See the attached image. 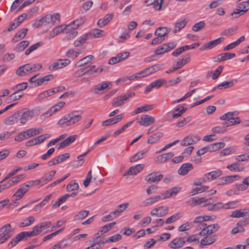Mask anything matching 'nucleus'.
<instances>
[{
	"mask_svg": "<svg viewBox=\"0 0 249 249\" xmlns=\"http://www.w3.org/2000/svg\"><path fill=\"white\" fill-rule=\"evenodd\" d=\"M10 224H7L0 229V244L3 243L12 235Z\"/></svg>",
	"mask_w": 249,
	"mask_h": 249,
	"instance_id": "39448f33",
	"label": "nucleus"
},
{
	"mask_svg": "<svg viewBox=\"0 0 249 249\" xmlns=\"http://www.w3.org/2000/svg\"><path fill=\"white\" fill-rule=\"evenodd\" d=\"M89 212L87 210H82L80 211L77 214L74 216V221H81L85 219L89 214Z\"/></svg>",
	"mask_w": 249,
	"mask_h": 249,
	"instance_id": "a19ab883",
	"label": "nucleus"
},
{
	"mask_svg": "<svg viewBox=\"0 0 249 249\" xmlns=\"http://www.w3.org/2000/svg\"><path fill=\"white\" fill-rule=\"evenodd\" d=\"M235 203L234 202H230L224 205L222 202H217L208 207V211H217L221 208H225L226 209L233 208L234 207Z\"/></svg>",
	"mask_w": 249,
	"mask_h": 249,
	"instance_id": "1a4fd4ad",
	"label": "nucleus"
},
{
	"mask_svg": "<svg viewBox=\"0 0 249 249\" xmlns=\"http://www.w3.org/2000/svg\"><path fill=\"white\" fill-rule=\"evenodd\" d=\"M225 144L224 142H218L210 144L212 152H214L220 149L223 148Z\"/></svg>",
	"mask_w": 249,
	"mask_h": 249,
	"instance_id": "e2e57ef3",
	"label": "nucleus"
},
{
	"mask_svg": "<svg viewBox=\"0 0 249 249\" xmlns=\"http://www.w3.org/2000/svg\"><path fill=\"white\" fill-rule=\"evenodd\" d=\"M237 83L236 79H233L229 81H224L217 86L218 89H228L233 86Z\"/></svg>",
	"mask_w": 249,
	"mask_h": 249,
	"instance_id": "c756f323",
	"label": "nucleus"
},
{
	"mask_svg": "<svg viewBox=\"0 0 249 249\" xmlns=\"http://www.w3.org/2000/svg\"><path fill=\"white\" fill-rule=\"evenodd\" d=\"M77 113L78 111H74L69 113V118L71 122V125L75 124L81 119L82 116L80 114H77Z\"/></svg>",
	"mask_w": 249,
	"mask_h": 249,
	"instance_id": "7c9ffc66",
	"label": "nucleus"
},
{
	"mask_svg": "<svg viewBox=\"0 0 249 249\" xmlns=\"http://www.w3.org/2000/svg\"><path fill=\"white\" fill-rule=\"evenodd\" d=\"M16 73L20 76L29 75L31 73L30 64L27 63L19 67L16 70Z\"/></svg>",
	"mask_w": 249,
	"mask_h": 249,
	"instance_id": "ddd939ff",
	"label": "nucleus"
},
{
	"mask_svg": "<svg viewBox=\"0 0 249 249\" xmlns=\"http://www.w3.org/2000/svg\"><path fill=\"white\" fill-rule=\"evenodd\" d=\"M18 92H16L15 91H14L13 93L9 95L7 98L6 101L8 103L11 102L19 100L23 96V94H18Z\"/></svg>",
	"mask_w": 249,
	"mask_h": 249,
	"instance_id": "5fc2aeb1",
	"label": "nucleus"
},
{
	"mask_svg": "<svg viewBox=\"0 0 249 249\" xmlns=\"http://www.w3.org/2000/svg\"><path fill=\"white\" fill-rule=\"evenodd\" d=\"M28 86V83L27 82H23L22 83L18 84L13 87L12 89L16 92H19L25 89Z\"/></svg>",
	"mask_w": 249,
	"mask_h": 249,
	"instance_id": "3c124183",
	"label": "nucleus"
},
{
	"mask_svg": "<svg viewBox=\"0 0 249 249\" xmlns=\"http://www.w3.org/2000/svg\"><path fill=\"white\" fill-rule=\"evenodd\" d=\"M88 34L83 35L82 36L78 38L74 42V46L75 47L80 46L85 43L86 40L87 39Z\"/></svg>",
	"mask_w": 249,
	"mask_h": 249,
	"instance_id": "bf43d9fd",
	"label": "nucleus"
},
{
	"mask_svg": "<svg viewBox=\"0 0 249 249\" xmlns=\"http://www.w3.org/2000/svg\"><path fill=\"white\" fill-rule=\"evenodd\" d=\"M69 113L65 115L63 118L60 119L58 122V124L63 127L69 126L71 125V122L69 118Z\"/></svg>",
	"mask_w": 249,
	"mask_h": 249,
	"instance_id": "49530a36",
	"label": "nucleus"
},
{
	"mask_svg": "<svg viewBox=\"0 0 249 249\" xmlns=\"http://www.w3.org/2000/svg\"><path fill=\"white\" fill-rule=\"evenodd\" d=\"M188 22L187 18H185L181 20H178L174 25L173 33L176 34L183 29Z\"/></svg>",
	"mask_w": 249,
	"mask_h": 249,
	"instance_id": "5701e85b",
	"label": "nucleus"
},
{
	"mask_svg": "<svg viewBox=\"0 0 249 249\" xmlns=\"http://www.w3.org/2000/svg\"><path fill=\"white\" fill-rule=\"evenodd\" d=\"M185 242L182 238H176L169 243L168 247L172 249H178L181 248Z\"/></svg>",
	"mask_w": 249,
	"mask_h": 249,
	"instance_id": "2eb2a0df",
	"label": "nucleus"
},
{
	"mask_svg": "<svg viewBox=\"0 0 249 249\" xmlns=\"http://www.w3.org/2000/svg\"><path fill=\"white\" fill-rule=\"evenodd\" d=\"M121 238H122V236L121 234H116L112 236L107 238L106 239L105 242H106V243L116 242H117V241H119L120 240H121Z\"/></svg>",
	"mask_w": 249,
	"mask_h": 249,
	"instance_id": "774afa93",
	"label": "nucleus"
},
{
	"mask_svg": "<svg viewBox=\"0 0 249 249\" xmlns=\"http://www.w3.org/2000/svg\"><path fill=\"white\" fill-rule=\"evenodd\" d=\"M54 77L53 74H49L45 76L43 78L37 80V84H36V87L41 85L45 82H48L50 80L53 79Z\"/></svg>",
	"mask_w": 249,
	"mask_h": 249,
	"instance_id": "680f3d73",
	"label": "nucleus"
},
{
	"mask_svg": "<svg viewBox=\"0 0 249 249\" xmlns=\"http://www.w3.org/2000/svg\"><path fill=\"white\" fill-rule=\"evenodd\" d=\"M222 126H216L212 128V131L214 133H223L226 131L228 126L227 123H223Z\"/></svg>",
	"mask_w": 249,
	"mask_h": 249,
	"instance_id": "6e6d98bb",
	"label": "nucleus"
},
{
	"mask_svg": "<svg viewBox=\"0 0 249 249\" xmlns=\"http://www.w3.org/2000/svg\"><path fill=\"white\" fill-rule=\"evenodd\" d=\"M38 234V232L36 231V228L34 226L32 231H22L17 234L8 244V247L10 249L16 246L19 241L23 240L24 238L36 236Z\"/></svg>",
	"mask_w": 249,
	"mask_h": 249,
	"instance_id": "f03ea898",
	"label": "nucleus"
},
{
	"mask_svg": "<svg viewBox=\"0 0 249 249\" xmlns=\"http://www.w3.org/2000/svg\"><path fill=\"white\" fill-rule=\"evenodd\" d=\"M19 120V116L18 111L7 117L4 121V123L6 125H13L18 122Z\"/></svg>",
	"mask_w": 249,
	"mask_h": 249,
	"instance_id": "412c9836",
	"label": "nucleus"
},
{
	"mask_svg": "<svg viewBox=\"0 0 249 249\" xmlns=\"http://www.w3.org/2000/svg\"><path fill=\"white\" fill-rule=\"evenodd\" d=\"M205 228L206 230V233L209 235L217 231L219 229L220 226L218 224H213L208 226L206 225V226H205Z\"/></svg>",
	"mask_w": 249,
	"mask_h": 249,
	"instance_id": "a18cd8bd",
	"label": "nucleus"
},
{
	"mask_svg": "<svg viewBox=\"0 0 249 249\" xmlns=\"http://www.w3.org/2000/svg\"><path fill=\"white\" fill-rule=\"evenodd\" d=\"M51 224L52 223L50 221L41 222L35 226L36 231L39 234L43 230L50 227Z\"/></svg>",
	"mask_w": 249,
	"mask_h": 249,
	"instance_id": "72a5a7b5",
	"label": "nucleus"
},
{
	"mask_svg": "<svg viewBox=\"0 0 249 249\" xmlns=\"http://www.w3.org/2000/svg\"><path fill=\"white\" fill-rule=\"evenodd\" d=\"M155 122V119L148 115H143L141 117V121H139V124L142 126H148L153 124Z\"/></svg>",
	"mask_w": 249,
	"mask_h": 249,
	"instance_id": "dca6fc26",
	"label": "nucleus"
},
{
	"mask_svg": "<svg viewBox=\"0 0 249 249\" xmlns=\"http://www.w3.org/2000/svg\"><path fill=\"white\" fill-rule=\"evenodd\" d=\"M110 82H104L101 84H98L95 86L94 91L96 93H103L104 91L108 88L109 85H111Z\"/></svg>",
	"mask_w": 249,
	"mask_h": 249,
	"instance_id": "2f4dec72",
	"label": "nucleus"
},
{
	"mask_svg": "<svg viewBox=\"0 0 249 249\" xmlns=\"http://www.w3.org/2000/svg\"><path fill=\"white\" fill-rule=\"evenodd\" d=\"M123 119V114H120L115 117L110 118L103 121L102 123L103 126H108L116 124Z\"/></svg>",
	"mask_w": 249,
	"mask_h": 249,
	"instance_id": "aec40b11",
	"label": "nucleus"
},
{
	"mask_svg": "<svg viewBox=\"0 0 249 249\" xmlns=\"http://www.w3.org/2000/svg\"><path fill=\"white\" fill-rule=\"evenodd\" d=\"M71 63L69 59H58L48 67L49 71H53L59 69H62L68 66Z\"/></svg>",
	"mask_w": 249,
	"mask_h": 249,
	"instance_id": "6e6552de",
	"label": "nucleus"
},
{
	"mask_svg": "<svg viewBox=\"0 0 249 249\" xmlns=\"http://www.w3.org/2000/svg\"><path fill=\"white\" fill-rule=\"evenodd\" d=\"M42 42H37L36 44L31 45L25 51V54L26 55L30 54L33 51L37 49L38 47H39L41 45H42Z\"/></svg>",
	"mask_w": 249,
	"mask_h": 249,
	"instance_id": "69168bd1",
	"label": "nucleus"
},
{
	"mask_svg": "<svg viewBox=\"0 0 249 249\" xmlns=\"http://www.w3.org/2000/svg\"><path fill=\"white\" fill-rule=\"evenodd\" d=\"M135 94L133 92H126L121 94L113 99L112 102V106L115 107L122 106Z\"/></svg>",
	"mask_w": 249,
	"mask_h": 249,
	"instance_id": "20e7f679",
	"label": "nucleus"
},
{
	"mask_svg": "<svg viewBox=\"0 0 249 249\" xmlns=\"http://www.w3.org/2000/svg\"><path fill=\"white\" fill-rule=\"evenodd\" d=\"M245 40V36H241L239 38H238L236 41L233 42L229 45L226 46L224 48L223 50L224 51H227L234 48L237 46H238L241 42Z\"/></svg>",
	"mask_w": 249,
	"mask_h": 249,
	"instance_id": "c9c22d12",
	"label": "nucleus"
},
{
	"mask_svg": "<svg viewBox=\"0 0 249 249\" xmlns=\"http://www.w3.org/2000/svg\"><path fill=\"white\" fill-rule=\"evenodd\" d=\"M147 152V150H143L137 153L130 158V162H135L139 160L142 159L146 155Z\"/></svg>",
	"mask_w": 249,
	"mask_h": 249,
	"instance_id": "79ce46f5",
	"label": "nucleus"
},
{
	"mask_svg": "<svg viewBox=\"0 0 249 249\" xmlns=\"http://www.w3.org/2000/svg\"><path fill=\"white\" fill-rule=\"evenodd\" d=\"M211 199V198L205 199L204 197H194L192 198V203H193V205H200L204 203V204L202 206H205V205H209L211 203V202L209 201Z\"/></svg>",
	"mask_w": 249,
	"mask_h": 249,
	"instance_id": "c85d7f7f",
	"label": "nucleus"
},
{
	"mask_svg": "<svg viewBox=\"0 0 249 249\" xmlns=\"http://www.w3.org/2000/svg\"><path fill=\"white\" fill-rule=\"evenodd\" d=\"M68 195L65 194L60 197H59L52 205L53 209H55L60 206V205L65 202L68 199Z\"/></svg>",
	"mask_w": 249,
	"mask_h": 249,
	"instance_id": "09e8293b",
	"label": "nucleus"
},
{
	"mask_svg": "<svg viewBox=\"0 0 249 249\" xmlns=\"http://www.w3.org/2000/svg\"><path fill=\"white\" fill-rule=\"evenodd\" d=\"M163 178V175L161 174H158L156 172L149 174L145 178V180L147 182H156L158 183Z\"/></svg>",
	"mask_w": 249,
	"mask_h": 249,
	"instance_id": "4468645a",
	"label": "nucleus"
},
{
	"mask_svg": "<svg viewBox=\"0 0 249 249\" xmlns=\"http://www.w3.org/2000/svg\"><path fill=\"white\" fill-rule=\"evenodd\" d=\"M200 140L199 137L197 136H188L186 137L181 142V145L182 146H188L196 143Z\"/></svg>",
	"mask_w": 249,
	"mask_h": 249,
	"instance_id": "6ab92c4d",
	"label": "nucleus"
},
{
	"mask_svg": "<svg viewBox=\"0 0 249 249\" xmlns=\"http://www.w3.org/2000/svg\"><path fill=\"white\" fill-rule=\"evenodd\" d=\"M89 34L93 37L99 38L104 36V31L99 29H93Z\"/></svg>",
	"mask_w": 249,
	"mask_h": 249,
	"instance_id": "8fccbe9b",
	"label": "nucleus"
},
{
	"mask_svg": "<svg viewBox=\"0 0 249 249\" xmlns=\"http://www.w3.org/2000/svg\"><path fill=\"white\" fill-rule=\"evenodd\" d=\"M27 192V190L21 184L16 193L11 197L12 201H18L23 197Z\"/></svg>",
	"mask_w": 249,
	"mask_h": 249,
	"instance_id": "a211bd4d",
	"label": "nucleus"
},
{
	"mask_svg": "<svg viewBox=\"0 0 249 249\" xmlns=\"http://www.w3.org/2000/svg\"><path fill=\"white\" fill-rule=\"evenodd\" d=\"M154 107V105H145L141 107H137L132 112L133 115L137 114L142 112H146L152 110Z\"/></svg>",
	"mask_w": 249,
	"mask_h": 249,
	"instance_id": "f704fd0d",
	"label": "nucleus"
},
{
	"mask_svg": "<svg viewBox=\"0 0 249 249\" xmlns=\"http://www.w3.org/2000/svg\"><path fill=\"white\" fill-rule=\"evenodd\" d=\"M43 131V129L41 128H30L25 131H24V133L25 134L26 139H28L30 137H33L36 136Z\"/></svg>",
	"mask_w": 249,
	"mask_h": 249,
	"instance_id": "cd10ccee",
	"label": "nucleus"
},
{
	"mask_svg": "<svg viewBox=\"0 0 249 249\" xmlns=\"http://www.w3.org/2000/svg\"><path fill=\"white\" fill-rule=\"evenodd\" d=\"M174 154L172 152H169L160 155L157 158V160L159 162H164L167 160L173 157Z\"/></svg>",
	"mask_w": 249,
	"mask_h": 249,
	"instance_id": "37998d69",
	"label": "nucleus"
},
{
	"mask_svg": "<svg viewBox=\"0 0 249 249\" xmlns=\"http://www.w3.org/2000/svg\"><path fill=\"white\" fill-rule=\"evenodd\" d=\"M163 66V65L162 64H157L149 67L144 70L146 76L153 74L162 69Z\"/></svg>",
	"mask_w": 249,
	"mask_h": 249,
	"instance_id": "b1692460",
	"label": "nucleus"
},
{
	"mask_svg": "<svg viewBox=\"0 0 249 249\" xmlns=\"http://www.w3.org/2000/svg\"><path fill=\"white\" fill-rule=\"evenodd\" d=\"M19 116V121L21 124H25L27 121L31 119L34 116L35 113L33 110L27 108L18 110Z\"/></svg>",
	"mask_w": 249,
	"mask_h": 249,
	"instance_id": "423d86ee",
	"label": "nucleus"
},
{
	"mask_svg": "<svg viewBox=\"0 0 249 249\" xmlns=\"http://www.w3.org/2000/svg\"><path fill=\"white\" fill-rule=\"evenodd\" d=\"M79 189V185L77 182L71 181L67 185V191L68 192L77 191Z\"/></svg>",
	"mask_w": 249,
	"mask_h": 249,
	"instance_id": "4d7b16f0",
	"label": "nucleus"
},
{
	"mask_svg": "<svg viewBox=\"0 0 249 249\" xmlns=\"http://www.w3.org/2000/svg\"><path fill=\"white\" fill-rule=\"evenodd\" d=\"M93 4V2L91 0H88L84 2L79 9V12L81 13H84L85 12L88 11L91 7Z\"/></svg>",
	"mask_w": 249,
	"mask_h": 249,
	"instance_id": "864d4df0",
	"label": "nucleus"
},
{
	"mask_svg": "<svg viewBox=\"0 0 249 249\" xmlns=\"http://www.w3.org/2000/svg\"><path fill=\"white\" fill-rule=\"evenodd\" d=\"M94 57L92 55H87L79 60L75 64L76 67H82L90 63Z\"/></svg>",
	"mask_w": 249,
	"mask_h": 249,
	"instance_id": "a878e982",
	"label": "nucleus"
},
{
	"mask_svg": "<svg viewBox=\"0 0 249 249\" xmlns=\"http://www.w3.org/2000/svg\"><path fill=\"white\" fill-rule=\"evenodd\" d=\"M94 243L89 247L86 248L85 249H100L102 247V245L106 243L101 240L97 241H92Z\"/></svg>",
	"mask_w": 249,
	"mask_h": 249,
	"instance_id": "052dcab7",
	"label": "nucleus"
},
{
	"mask_svg": "<svg viewBox=\"0 0 249 249\" xmlns=\"http://www.w3.org/2000/svg\"><path fill=\"white\" fill-rule=\"evenodd\" d=\"M162 137V133L158 132L149 137L147 140V143L153 144L158 141Z\"/></svg>",
	"mask_w": 249,
	"mask_h": 249,
	"instance_id": "c03bdc74",
	"label": "nucleus"
},
{
	"mask_svg": "<svg viewBox=\"0 0 249 249\" xmlns=\"http://www.w3.org/2000/svg\"><path fill=\"white\" fill-rule=\"evenodd\" d=\"M112 14H107L103 18L100 19L97 22V25L100 27L107 25L113 18Z\"/></svg>",
	"mask_w": 249,
	"mask_h": 249,
	"instance_id": "bb28decb",
	"label": "nucleus"
},
{
	"mask_svg": "<svg viewBox=\"0 0 249 249\" xmlns=\"http://www.w3.org/2000/svg\"><path fill=\"white\" fill-rule=\"evenodd\" d=\"M224 40L223 37H219L213 40L210 41L201 46L199 48L200 51H204L206 50H210L221 43Z\"/></svg>",
	"mask_w": 249,
	"mask_h": 249,
	"instance_id": "9b49d317",
	"label": "nucleus"
},
{
	"mask_svg": "<svg viewBox=\"0 0 249 249\" xmlns=\"http://www.w3.org/2000/svg\"><path fill=\"white\" fill-rule=\"evenodd\" d=\"M234 112H228L220 116L221 120H227L224 123H227L228 126L238 124L240 123V119L238 117H233Z\"/></svg>",
	"mask_w": 249,
	"mask_h": 249,
	"instance_id": "0eeeda50",
	"label": "nucleus"
},
{
	"mask_svg": "<svg viewBox=\"0 0 249 249\" xmlns=\"http://www.w3.org/2000/svg\"><path fill=\"white\" fill-rule=\"evenodd\" d=\"M85 51L84 48L81 49L79 52L75 51L73 49H70L66 53L65 56L67 57L71 58L74 59L79 54Z\"/></svg>",
	"mask_w": 249,
	"mask_h": 249,
	"instance_id": "58836bf2",
	"label": "nucleus"
},
{
	"mask_svg": "<svg viewBox=\"0 0 249 249\" xmlns=\"http://www.w3.org/2000/svg\"><path fill=\"white\" fill-rule=\"evenodd\" d=\"M35 221V218L33 216H30L24 220V221L19 224L20 227H24L31 225Z\"/></svg>",
	"mask_w": 249,
	"mask_h": 249,
	"instance_id": "13d9d810",
	"label": "nucleus"
},
{
	"mask_svg": "<svg viewBox=\"0 0 249 249\" xmlns=\"http://www.w3.org/2000/svg\"><path fill=\"white\" fill-rule=\"evenodd\" d=\"M60 107H59L57 104L55 105L54 106L52 107L49 110H48L44 114L41 115V118L44 119L46 117H48L50 116L54 113L57 112L60 109Z\"/></svg>",
	"mask_w": 249,
	"mask_h": 249,
	"instance_id": "ea45409f",
	"label": "nucleus"
},
{
	"mask_svg": "<svg viewBox=\"0 0 249 249\" xmlns=\"http://www.w3.org/2000/svg\"><path fill=\"white\" fill-rule=\"evenodd\" d=\"M222 174V171L220 169H217L216 170L207 173L205 175V176L208 180H212L215 179L217 178L220 177Z\"/></svg>",
	"mask_w": 249,
	"mask_h": 249,
	"instance_id": "473e14b6",
	"label": "nucleus"
},
{
	"mask_svg": "<svg viewBox=\"0 0 249 249\" xmlns=\"http://www.w3.org/2000/svg\"><path fill=\"white\" fill-rule=\"evenodd\" d=\"M193 169V164L191 163H183L178 170V174L184 176L187 175L190 171Z\"/></svg>",
	"mask_w": 249,
	"mask_h": 249,
	"instance_id": "4be33fe9",
	"label": "nucleus"
},
{
	"mask_svg": "<svg viewBox=\"0 0 249 249\" xmlns=\"http://www.w3.org/2000/svg\"><path fill=\"white\" fill-rule=\"evenodd\" d=\"M168 212V207L160 206L154 208L151 212L150 214L152 216L162 217L166 215Z\"/></svg>",
	"mask_w": 249,
	"mask_h": 249,
	"instance_id": "f8f14e48",
	"label": "nucleus"
},
{
	"mask_svg": "<svg viewBox=\"0 0 249 249\" xmlns=\"http://www.w3.org/2000/svg\"><path fill=\"white\" fill-rule=\"evenodd\" d=\"M144 165L143 164H137L134 166L130 167L124 174V176L126 175H136L140 172L144 168Z\"/></svg>",
	"mask_w": 249,
	"mask_h": 249,
	"instance_id": "f3484780",
	"label": "nucleus"
},
{
	"mask_svg": "<svg viewBox=\"0 0 249 249\" xmlns=\"http://www.w3.org/2000/svg\"><path fill=\"white\" fill-rule=\"evenodd\" d=\"M227 168L231 171L235 172H241L244 169V167L238 162L228 165Z\"/></svg>",
	"mask_w": 249,
	"mask_h": 249,
	"instance_id": "e433bc0d",
	"label": "nucleus"
},
{
	"mask_svg": "<svg viewBox=\"0 0 249 249\" xmlns=\"http://www.w3.org/2000/svg\"><path fill=\"white\" fill-rule=\"evenodd\" d=\"M180 189L181 188L180 187H174L161 193L160 195L147 198L142 201V206L143 207L148 206L159 201L160 199H164L175 196L179 192Z\"/></svg>",
	"mask_w": 249,
	"mask_h": 249,
	"instance_id": "f257e3e1",
	"label": "nucleus"
},
{
	"mask_svg": "<svg viewBox=\"0 0 249 249\" xmlns=\"http://www.w3.org/2000/svg\"><path fill=\"white\" fill-rule=\"evenodd\" d=\"M238 26H234L230 28L225 29L222 32H221V34L222 36H232L237 30Z\"/></svg>",
	"mask_w": 249,
	"mask_h": 249,
	"instance_id": "de8ad7c7",
	"label": "nucleus"
},
{
	"mask_svg": "<svg viewBox=\"0 0 249 249\" xmlns=\"http://www.w3.org/2000/svg\"><path fill=\"white\" fill-rule=\"evenodd\" d=\"M205 25L206 23L205 22L203 21H201L193 25L192 29V30L195 32H198L204 28Z\"/></svg>",
	"mask_w": 249,
	"mask_h": 249,
	"instance_id": "338daca9",
	"label": "nucleus"
},
{
	"mask_svg": "<svg viewBox=\"0 0 249 249\" xmlns=\"http://www.w3.org/2000/svg\"><path fill=\"white\" fill-rule=\"evenodd\" d=\"M53 21L51 15L48 14L38 20H36L33 24V26L37 28L42 25H46Z\"/></svg>",
	"mask_w": 249,
	"mask_h": 249,
	"instance_id": "9d476101",
	"label": "nucleus"
},
{
	"mask_svg": "<svg viewBox=\"0 0 249 249\" xmlns=\"http://www.w3.org/2000/svg\"><path fill=\"white\" fill-rule=\"evenodd\" d=\"M56 173L55 170H52L47 173L45 174L42 178V182H43L44 183L42 184V186L43 185V184H46L49 181H51L52 179L53 178V177L54 176V175Z\"/></svg>",
	"mask_w": 249,
	"mask_h": 249,
	"instance_id": "4c0bfd02",
	"label": "nucleus"
},
{
	"mask_svg": "<svg viewBox=\"0 0 249 249\" xmlns=\"http://www.w3.org/2000/svg\"><path fill=\"white\" fill-rule=\"evenodd\" d=\"M129 206L128 203H124L119 205L116 210L111 212V214L114 216V218H116L119 216L121 213L124 212Z\"/></svg>",
	"mask_w": 249,
	"mask_h": 249,
	"instance_id": "393cba45",
	"label": "nucleus"
},
{
	"mask_svg": "<svg viewBox=\"0 0 249 249\" xmlns=\"http://www.w3.org/2000/svg\"><path fill=\"white\" fill-rule=\"evenodd\" d=\"M115 222H113L112 223L103 226L99 229V232H101V234L106 233L107 232L110 230L112 227L114 225H115Z\"/></svg>",
	"mask_w": 249,
	"mask_h": 249,
	"instance_id": "0e129e2a",
	"label": "nucleus"
},
{
	"mask_svg": "<svg viewBox=\"0 0 249 249\" xmlns=\"http://www.w3.org/2000/svg\"><path fill=\"white\" fill-rule=\"evenodd\" d=\"M29 42L27 40H23L18 43L15 48V50L17 52H21L24 50L28 45Z\"/></svg>",
	"mask_w": 249,
	"mask_h": 249,
	"instance_id": "603ef678",
	"label": "nucleus"
},
{
	"mask_svg": "<svg viewBox=\"0 0 249 249\" xmlns=\"http://www.w3.org/2000/svg\"><path fill=\"white\" fill-rule=\"evenodd\" d=\"M38 234V232L36 231V228L34 226L32 231H22L17 234L8 244V247L10 249L16 246L19 241L23 240L24 238L36 236Z\"/></svg>",
	"mask_w": 249,
	"mask_h": 249,
	"instance_id": "7ed1b4c3",
	"label": "nucleus"
}]
</instances>
